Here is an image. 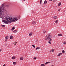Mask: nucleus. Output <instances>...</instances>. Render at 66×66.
Segmentation results:
<instances>
[{"label":"nucleus","instance_id":"obj_1","mask_svg":"<svg viewBox=\"0 0 66 66\" xmlns=\"http://www.w3.org/2000/svg\"><path fill=\"white\" fill-rule=\"evenodd\" d=\"M18 19H19V17H13L12 18H10V17L8 16H4L2 19V21L3 22H4V23L6 24H8L9 23H11L12 22L16 21L18 20Z\"/></svg>","mask_w":66,"mask_h":66},{"label":"nucleus","instance_id":"obj_2","mask_svg":"<svg viewBox=\"0 0 66 66\" xmlns=\"http://www.w3.org/2000/svg\"><path fill=\"white\" fill-rule=\"evenodd\" d=\"M50 34H51L49 33L47 34V35L45 37V40H49L48 41V43L49 44H51V42L52 41V39L51 38L52 37V36Z\"/></svg>","mask_w":66,"mask_h":66},{"label":"nucleus","instance_id":"obj_3","mask_svg":"<svg viewBox=\"0 0 66 66\" xmlns=\"http://www.w3.org/2000/svg\"><path fill=\"white\" fill-rule=\"evenodd\" d=\"M4 4H3L2 5L0 6V17L2 18L3 16V11L4 10Z\"/></svg>","mask_w":66,"mask_h":66},{"label":"nucleus","instance_id":"obj_4","mask_svg":"<svg viewBox=\"0 0 66 66\" xmlns=\"http://www.w3.org/2000/svg\"><path fill=\"white\" fill-rule=\"evenodd\" d=\"M5 42H7V39L9 38V37L8 36H6L5 37Z\"/></svg>","mask_w":66,"mask_h":66},{"label":"nucleus","instance_id":"obj_5","mask_svg":"<svg viewBox=\"0 0 66 66\" xmlns=\"http://www.w3.org/2000/svg\"><path fill=\"white\" fill-rule=\"evenodd\" d=\"M54 49H52V50H50V52H54Z\"/></svg>","mask_w":66,"mask_h":66},{"label":"nucleus","instance_id":"obj_6","mask_svg":"<svg viewBox=\"0 0 66 66\" xmlns=\"http://www.w3.org/2000/svg\"><path fill=\"white\" fill-rule=\"evenodd\" d=\"M20 60L21 61H22L23 60V57H21L20 58Z\"/></svg>","mask_w":66,"mask_h":66},{"label":"nucleus","instance_id":"obj_7","mask_svg":"<svg viewBox=\"0 0 66 66\" xmlns=\"http://www.w3.org/2000/svg\"><path fill=\"white\" fill-rule=\"evenodd\" d=\"M32 34H33V33L32 32H31L29 34V35L30 36H31L32 35Z\"/></svg>","mask_w":66,"mask_h":66},{"label":"nucleus","instance_id":"obj_8","mask_svg":"<svg viewBox=\"0 0 66 66\" xmlns=\"http://www.w3.org/2000/svg\"><path fill=\"white\" fill-rule=\"evenodd\" d=\"M36 22L35 21H33L32 22V23L33 24H35L36 23Z\"/></svg>","mask_w":66,"mask_h":66},{"label":"nucleus","instance_id":"obj_9","mask_svg":"<svg viewBox=\"0 0 66 66\" xmlns=\"http://www.w3.org/2000/svg\"><path fill=\"white\" fill-rule=\"evenodd\" d=\"M16 58V57L15 56H13L12 57V60H14Z\"/></svg>","mask_w":66,"mask_h":66},{"label":"nucleus","instance_id":"obj_10","mask_svg":"<svg viewBox=\"0 0 66 66\" xmlns=\"http://www.w3.org/2000/svg\"><path fill=\"white\" fill-rule=\"evenodd\" d=\"M15 27H13L11 29L12 31H13L15 29Z\"/></svg>","mask_w":66,"mask_h":66},{"label":"nucleus","instance_id":"obj_11","mask_svg":"<svg viewBox=\"0 0 66 66\" xmlns=\"http://www.w3.org/2000/svg\"><path fill=\"white\" fill-rule=\"evenodd\" d=\"M61 3L60 2L58 3V6H61Z\"/></svg>","mask_w":66,"mask_h":66},{"label":"nucleus","instance_id":"obj_12","mask_svg":"<svg viewBox=\"0 0 66 66\" xmlns=\"http://www.w3.org/2000/svg\"><path fill=\"white\" fill-rule=\"evenodd\" d=\"M47 1H45L44 2V4H47Z\"/></svg>","mask_w":66,"mask_h":66},{"label":"nucleus","instance_id":"obj_13","mask_svg":"<svg viewBox=\"0 0 66 66\" xmlns=\"http://www.w3.org/2000/svg\"><path fill=\"white\" fill-rule=\"evenodd\" d=\"M62 35L61 34H59L58 35V36H61Z\"/></svg>","mask_w":66,"mask_h":66},{"label":"nucleus","instance_id":"obj_14","mask_svg":"<svg viewBox=\"0 0 66 66\" xmlns=\"http://www.w3.org/2000/svg\"><path fill=\"white\" fill-rule=\"evenodd\" d=\"M62 53H60L58 54V55H57V56H60V55H62Z\"/></svg>","mask_w":66,"mask_h":66},{"label":"nucleus","instance_id":"obj_15","mask_svg":"<svg viewBox=\"0 0 66 66\" xmlns=\"http://www.w3.org/2000/svg\"><path fill=\"white\" fill-rule=\"evenodd\" d=\"M57 22H58V20H57L56 21H55V23H56V24H57V23H58Z\"/></svg>","mask_w":66,"mask_h":66},{"label":"nucleus","instance_id":"obj_16","mask_svg":"<svg viewBox=\"0 0 66 66\" xmlns=\"http://www.w3.org/2000/svg\"><path fill=\"white\" fill-rule=\"evenodd\" d=\"M40 47H37L36 48V50H38V49H40Z\"/></svg>","mask_w":66,"mask_h":66},{"label":"nucleus","instance_id":"obj_17","mask_svg":"<svg viewBox=\"0 0 66 66\" xmlns=\"http://www.w3.org/2000/svg\"><path fill=\"white\" fill-rule=\"evenodd\" d=\"M17 32V30H15L13 31V32L14 33H16V32Z\"/></svg>","mask_w":66,"mask_h":66},{"label":"nucleus","instance_id":"obj_18","mask_svg":"<svg viewBox=\"0 0 66 66\" xmlns=\"http://www.w3.org/2000/svg\"><path fill=\"white\" fill-rule=\"evenodd\" d=\"M57 18V17H56V16H54V19H56Z\"/></svg>","mask_w":66,"mask_h":66},{"label":"nucleus","instance_id":"obj_19","mask_svg":"<svg viewBox=\"0 0 66 66\" xmlns=\"http://www.w3.org/2000/svg\"><path fill=\"white\" fill-rule=\"evenodd\" d=\"M13 36H11L10 37V39H13Z\"/></svg>","mask_w":66,"mask_h":66},{"label":"nucleus","instance_id":"obj_20","mask_svg":"<svg viewBox=\"0 0 66 66\" xmlns=\"http://www.w3.org/2000/svg\"><path fill=\"white\" fill-rule=\"evenodd\" d=\"M16 62H13V65H16Z\"/></svg>","mask_w":66,"mask_h":66},{"label":"nucleus","instance_id":"obj_21","mask_svg":"<svg viewBox=\"0 0 66 66\" xmlns=\"http://www.w3.org/2000/svg\"><path fill=\"white\" fill-rule=\"evenodd\" d=\"M41 66H45V65L44 64H42L40 65Z\"/></svg>","mask_w":66,"mask_h":66},{"label":"nucleus","instance_id":"obj_22","mask_svg":"<svg viewBox=\"0 0 66 66\" xmlns=\"http://www.w3.org/2000/svg\"><path fill=\"white\" fill-rule=\"evenodd\" d=\"M42 0H40V4H42Z\"/></svg>","mask_w":66,"mask_h":66},{"label":"nucleus","instance_id":"obj_23","mask_svg":"<svg viewBox=\"0 0 66 66\" xmlns=\"http://www.w3.org/2000/svg\"><path fill=\"white\" fill-rule=\"evenodd\" d=\"M46 31L45 30L43 32V34H45V33H46Z\"/></svg>","mask_w":66,"mask_h":66},{"label":"nucleus","instance_id":"obj_24","mask_svg":"<svg viewBox=\"0 0 66 66\" xmlns=\"http://www.w3.org/2000/svg\"><path fill=\"white\" fill-rule=\"evenodd\" d=\"M17 43V42H15L13 44L15 46L16 45V43Z\"/></svg>","mask_w":66,"mask_h":66},{"label":"nucleus","instance_id":"obj_25","mask_svg":"<svg viewBox=\"0 0 66 66\" xmlns=\"http://www.w3.org/2000/svg\"><path fill=\"white\" fill-rule=\"evenodd\" d=\"M62 53H65V51H64V50H63L62 51Z\"/></svg>","mask_w":66,"mask_h":66},{"label":"nucleus","instance_id":"obj_26","mask_svg":"<svg viewBox=\"0 0 66 66\" xmlns=\"http://www.w3.org/2000/svg\"><path fill=\"white\" fill-rule=\"evenodd\" d=\"M5 26L4 25H2V27H3V28H5Z\"/></svg>","mask_w":66,"mask_h":66},{"label":"nucleus","instance_id":"obj_27","mask_svg":"<svg viewBox=\"0 0 66 66\" xmlns=\"http://www.w3.org/2000/svg\"><path fill=\"white\" fill-rule=\"evenodd\" d=\"M32 46L34 47V48H35V46L34 45H32Z\"/></svg>","mask_w":66,"mask_h":66},{"label":"nucleus","instance_id":"obj_28","mask_svg":"<svg viewBox=\"0 0 66 66\" xmlns=\"http://www.w3.org/2000/svg\"><path fill=\"white\" fill-rule=\"evenodd\" d=\"M66 44V42H64V43H63V45H65V44Z\"/></svg>","mask_w":66,"mask_h":66},{"label":"nucleus","instance_id":"obj_29","mask_svg":"<svg viewBox=\"0 0 66 66\" xmlns=\"http://www.w3.org/2000/svg\"><path fill=\"white\" fill-rule=\"evenodd\" d=\"M37 57H35V58H34V60H36V59H37Z\"/></svg>","mask_w":66,"mask_h":66},{"label":"nucleus","instance_id":"obj_30","mask_svg":"<svg viewBox=\"0 0 66 66\" xmlns=\"http://www.w3.org/2000/svg\"><path fill=\"white\" fill-rule=\"evenodd\" d=\"M2 49H0V52H1L2 51Z\"/></svg>","mask_w":66,"mask_h":66},{"label":"nucleus","instance_id":"obj_31","mask_svg":"<svg viewBox=\"0 0 66 66\" xmlns=\"http://www.w3.org/2000/svg\"><path fill=\"white\" fill-rule=\"evenodd\" d=\"M46 63L47 64H49V63H50V62H47Z\"/></svg>","mask_w":66,"mask_h":66},{"label":"nucleus","instance_id":"obj_32","mask_svg":"<svg viewBox=\"0 0 66 66\" xmlns=\"http://www.w3.org/2000/svg\"><path fill=\"white\" fill-rule=\"evenodd\" d=\"M61 10V9H59L58 10V11H60V10Z\"/></svg>","mask_w":66,"mask_h":66},{"label":"nucleus","instance_id":"obj_33","mask_svg":"<svg viewBox=\"0 0 66 66\" xmlns=\"http://www.w3.org/2000/svg\"><path fill=\"white\" fill-rule=\"evenodd\" d=\"M45 65H47V62H46L45 63Z\"/></svg>","mask_w":66,"mask_h":66},{"label":"nucleus","instance_id":"obj_34","mask_svg":"<svg viewBox=\"0 0 66 66\" xmlns=\"http://www.w3.org/2000/svg\"><path fill=\"white\" fill-rule=\"evenodd\" d=\"M3 66H5V64H4Z\"/></svg>","mask_w":66,"mask_h":66},{"label":"nucleus","instance_id":"obj_35","mask_svg":"<svg viewBox=\"0 0 66 66\" xmlns=\"http://www.w3.org/2000/svg\"><path fill=\"white\" fill-rule=\"evenodd\" d=\"M55 7H57V6H55Z\"/></svg>","mask_w":66,"mask_h":66},{"label":"nucleus","instance_id":"obj_36","mask_svg":"<svg viewBox=\"0 0 66 66\" xmlns=\"http://www.w3.org/2000/svg\"><path fill=\"white\" fill-rule=\"evenodd\" d=\"M55 1H56V0H54L53 1V2H55Z\"/></svg>","mask_w":66,"mask_h":66},{"label":"nucleus","instance_id":"obj_37","mask_svg":"<svg viewBox=\"0 0 66 66\" xmlns=\"http://www.w3.org/2000/svg\"><path fill=\"white\" fill-rule=\"evenodd\" d=\"M6 6L7 7H8V6H9V5H7Z\"/></svg>","mask_w":66,"mask_h":66},{"label":"nucleus","instance_id":"obj_38","mask_svg":"<svg viewBox=\"0 0 66 66\" xmlns=\"http://www.w3.org/2000/svg\"><path fill=\"white\" fill-rule=\"evenodd\" d=\"M52 0H49V1H52Z\"/></svg>","mask_w":66,"mask_h":66},{"label":"nucleus","instance_id":"obj_39","mask_svg":"<svg viewBox=\"0 0 66 66\" xmlns=\"http://www.w3.org/2000/svg\"><path fill=\"white\" fill-rule=\"evenodd\" d=\"M25 0H23V1H25Z\"/></svg>","mask_w":66,"mask_h":66}]
</instances>
